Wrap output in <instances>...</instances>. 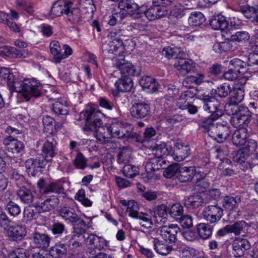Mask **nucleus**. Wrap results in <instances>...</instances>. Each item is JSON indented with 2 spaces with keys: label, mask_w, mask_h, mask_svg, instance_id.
Segmentation results:
<instances>
[{
  "label": "nucleus",
  "mask_w": 258,
  "mask_h": 258,
  "mask_svg": "<svg viewBox=\"0 0 258 258\" xmlns=\"http://www.w3.org/2000/svg\"><path fill=\"white\" fill-rule=\"evenodd\" d=\"M57 142L55 140L52 139L47 140L43 145L42 151L43 157L46 161H50L54 156L57 153V149L56 147Z\"/></svg>",
  "instance_id": "25"
},
{
  "label": "nucleus",
  "mask_w": 258,
  "mask_h": 258,
  "mask_svg": "<svg viewBox=\"0 0 258 258\" xmlns=\"http://www.w3.org/2000/svg\"><path fill=\"white\" fill-rule=\"evenodd\" d=\"M29 251L23 248H18L12 251L8 255V258H29Z\"/></svg>",
  "instance_id": "63"
},
{
  "label": "nucleus",
  "mask_w": 258,
  "mask_h": 258,
  "mask_svg": "<svg viewBox=\"0 0 258 258\" xmlns=\"http://www.w3.org/2000/svg\"><path fill=\"white\" fill-rule=\"evenodd\" d=\"M201 102V107L205 111L211 113L212 116L214 118L221 117L223 114L222 105L220 102L215 95L204 93L198 95Z\"/></svg>",
  "instance_id": "4"
},
{
  "label": "nucleus",
  "mask_w": 258,
  "mask_h": 258,
  "mask_svg": "<svg viewBox=\"0 0 258 258\" xmlns=\"http://www.w3.org/2000/svg\"><path fill=\"white\" fill-rule=\"evenodd\" d=\"M233 253L236 257L242 256L244 252L249 249L250 244L246 239L235 238L232 242Z\"/></svg>",
  "instance_id": "22"
},
{
  "label": "nucleus",
  "mask_w": 258,
  "mask_h": 258,
  "mask_svg": "<svg viewBox=\"0 0 258 258\" xmlns=\"http://www.w3.org/2000/svg\"><path fill=\"white\" fill-rule=\"evenodd\" d=\"M190 152V150L188 146L177 143L175 145L173 152L171 154V158L177 162H181L189 156Z\"/></svg>",
  "instance_id": "23"
},
{
  "label": "nucleus",
  "mask_w": 258,
  "mask_h": 258,
  "mask_svg": "<svg viewBox=\"0 0 258 258\" xmlns=\"http://www.w3.org/2000/svg\"><path fill=\"white\" fill-rule=\"evenodd\" d=\"M115 86L118 91L122 92H127L131 90L133 87V81L131 77L122 76L115 83Z\"/></svg>",
  "instance_id": "33"
},
{
  "label": "nucleus",
  "mask_w": 258,
  "mask_h": 258,
  "mask_svg": "<svg viewBox=\"0 0 258 258\" xmlns=\"http://www.w3.org/2000/svg\"><path fill=\"white\" fill-rule=\"evenodd\" d=\"M33 243L36 247L45 250L49 246L50 238L45 233L35 231L32 234Z\"/></svg>",
  "instance_id": "24"
},
{
  "label": "nucleus",
  "mask_w": 258,
  "mask_h": 258,
  "mask_svg": "<svg viewBox=\"0 0 258 258\" xmlns=\"http://www.w3.org/2000/svg\"><path fill=\"white\" fill-rule=\"evenodd\" d=\"M201 176L200 173L196 172L194 167H183L179 168L176 175L177 179L181 182L191 181L194 178Z\"/></svg>",
  "instance_id": "20"
},
{
  "label": "nucleus",
  "mask_w": 258,
  "mask_h": 258,
  "mask_svg": "<svg viewBox=\"0 0 258 258\" xmlns=\"http://www.w3.org/2000/svg\"><path fill=\"white\" fill-rule=\"evenodd\" d=\"M202 214L208 222L214 223L221 219L223 215V210L217 204L209 205L205 208Z\"/></svg>",
  "instance_id": "11"
},
{
  "label": "nucleus",
  "mask_w": 258,
  "mask_h": 258,
  "mask_svg": "<svg viewBox=\"0 0 258 258\" xmlns=\"http://www.w3.org/2000/svg\"><path fill=\"white\" fill-rule=\"evenodd\" d=\"M160 234L165 241L169 243H175L177 241V234L180 232V228L175 224L161 226Z\"/></svg>",
  "instance_id": "13"
},
{
  "label": "nucleus",
  "mask_w": 258,
  "mask_h": 258,
  "mask_svg": "<svg viewBox=\"0 0 258 258\" xmlns=\"http://www.w3.org/2000/svg\"><path fill=\"white\" fill-rule=\"evenodd\" d=\"M3 143L7 147V150L14 156L22 154L24 152L25 146L23 143L12 136L6 137Z\"/></svg>",
  "instance_id": "16"
},
{
  "label": "nucleus",
  "mask_w": 258,
  "mask_h": 258,
  "mask_svg": "<svg viewBox=\"0 0 258 258\" xmlns=\"http://www.w3.org/2000/svg\"><path fill=\"white\" fill-rule=\"evenodd\" d=\"M210 24L213 29L221 31L225 30L228 26L226 18L222 15H218L213 18Z\"/></svg>",
  "instance_id": "36"
},
{
  "label": "nucleus",
  "mask_w": 258,
  "mask_h": 258,
  "mask_svg": "<svg viewBox=\"0 0 258 258\" xmlns=\"http://www.w3.org/2000/svg\"><path fill=\"white\" fill-rule=\"evenodd\" d=\"M218 169L221 171V174L225 176H233L237 173L236 166L228 159L222 160L219 164Z\"/></svg>",
  "instance_id": "27"
},
{
  "label": "nucleus",
  "mask_w": 258,
  "mask_h": 258,
  "mask_svg": "<svg viewBox=\"0 0 258 258\" xmlns=\"http://www.w3.org/2000/svg\"><path fill=\"white\" fill-rule=\"evenodd\" d=\"M75 223H76V224L74 225V229L76 231H78L80 233L74 231V234H80L83 235V233H85L88 229V225L80 216Z\"/></svg>",
  "instance_id": "60"
},
{
  "label": "nucleus",
  "mask_w": 258,
  "mask_h": 258,
  "mask_svg": "<svg viewBox=\"0 0 258 258\" xmlns=\"http://www.w3.org/2000/svg\"><path fill=\"white\" fill-rule=\"evenodd\" d=\"M153 232H154V231H152L151 232H149L148 234V236L154 239V249L159 254L162 255L168 254L172 250V247L170 245L165 244L158 238H153V236H151L152 233Z\"/></svg>",
  "instance_id": "30"
},
{
  "label": "nucleus",
  "mask_w": 258,
  "mask_h": 258,
  "mask_svg": "<svg viewBox=\"0 0 258 258\" xmlns=\"http://www.w3.org/2000/svg\"><path fill=\"white\" fill-rule=\"evenodd\" d=\"M229 67L233 68L239 74L243 75L247 71V63L238 58H233L230 61Z\"/></svg>",
  "instance_id": "42"
},
{
  "label": "nucleus",
  "mask_w": 258,
  "mask_h": 258,
  "mask_svg": "<svg viewBox=\"0 0 258 258\" xmlns=\"http://www.w3.org/2000/svg\"><path fill=\"white\" fill-rule=\"evenodd\" d=\"M232 91V87L228 83H223L217 87L216 89L211 90V95H217L220 98L227 97Z\"/></svg>",
  "instance_id": "39"
},
{
  "label": "nucleus",
  "mask_w": 258,
  "mask_h": 258,
  "mask_svg": "<svg viewBox=\"0 0 258 258\" xmlns=\"http://www.w3.org/2000/svg\"><path fill=\"white\" fill-rule=\"evenodd\" d=\"M9 175L10 179L14 181L18 187L24 185L25 183H28L25 181L24 176L16 169H11L9 171Z\"/></svg>",
  "instance_id": "44"
},
{
  "label": "nucleus",
  "mask_w": 258,
  "mask_h": 258,
  "mask_svg": "<svg viewBox=\"0 0 258 258\" xmlns=\"http://www.w3.org/2000/svg\"><path fill=\"white\" fill-rule=\"evenodd\" d=\"M49 229L55 238H58L64 242H68V247L71 249H76L85 243L84 235L69 232L62 222H53Z\"/></svg>",
  "instance_id": "2"
},
{
  "label": "nucleus",
  "mask_w": 258,
  "mask_h": 258,
  "mask_svg": "<svg viewBox=\"0 0 258 258\" xmlns=\"http://www.w3.org/2000/svg\"><path fill=\"white\" fill-rule=\"evenodd\" d=\"M132 155L131 149L127 147H123L117 155V162L120 164L128 163Z\"/></svg>",
  "instance_id": "48"
},
{
  "label": "nucleus",
  "mask_w": 258,
  "mask_h": 258,
  "mask_svg": "<svg viewBox=\"0 0 258 258\" xmlns=\"http://www.w3.org/2000/svg\"><path fill=\"white\" fill-rule=\"evenodd\" d=\"M59 215L68 223H75L79 216L76 213L75 210L70 207H63L59 210Z\"/></svg>",
  "instance_id": "31"
},
{
  "label": "nucleus",
  "mask_w": 258,
  "mask_h": 258,
  "mask_svg": "<svg viewBox=\"0 0 258 258\" xmlns=\"http://www.w3.org/2000/svg\"><path fill=\"white\" fill-rule=\"evenodd\" d=\"M73 3L69 1L58 0L53 4L51 9L50 14L53 17L65 15L69 9L73 7Z\"/></svg>",
  "instance_id": "17"
},
{
  "label": "nucleus",
  "mask_w": 258,
  "mask_h": 258,
  "mask_svg": "<svg viewBox=\"0 0 258 258\" xmlns=\"http://www.w3.org/2000/svg\"><path fill=\"white\" fill-rule=\"evenodd\" d=\"M68 20L73 24H78L82 22L81 11L79 9H69L66 15Z\"/></svg>",
  "instance_id": "43"
},
{
  "label": "nucleus",
  "mask_w": 258,
  "mask_h": 258,
  "mask_svg": "<svg viewBox=\"0 0 258 258\" xmlns=\"http://www.w3.org/2000/svg\"><path fill=\"white\" fill-rule=\"evenodd\" d=\"M220 117L217 118H213L212 116V114L210 115L208 117L206 118L202 122V127L204 128L207 130L209 135L211 136V134H212L214 131V128L216 126V124L215 125L214 123V121L218 119Z\"/></svg>",
  "instance_id": "56"
},
{
  "label": "nucleus",
  "mask_w": 258,
  "mask_h": 258,
  "mask_svg": "<svg viewBox=\"0 0 258 258\" xmlns=\"http://www.w3.org/2000/svg\"><path fill=\"white\" fill-rule=\"evenodd\" d=\"M63 241H60L55 244L54 246L51 248L50 252L52 255L55 252L58 257H64L67 253L68 242L67 243H62Z\"/></svg>",
  "instance_id": "41"
},
{
  "label": "nucleus",
  "mask_w": 258,
  "mask_h": 258,
  "mask_svg": "<svg viewBox=\"0 0 258 258\" xmlns=\"http://www.w3.org/2000/svg\"><path fill=\"white\" fill-rule=\"evenodd\" d=\"M232 44L229 41H224L220 43H216L213 46V50L216 53L229 51L232 48Z\"/></svg>",
  "instance_id": "62"
},
{
  "label": "nucleus",
  "mask_w": 258,
  "mask_h": 258,
  "mask_svg": "<svg viewBox=\"0 0 258 258\" xmlns=\"http://www.w3.org/2000/svg\"><path fill=\"white\" fill-rule=\"evenodd\" d=\"M52 110L58 115H66L69 112V107L65 101H57L52 104Z\"/></svg>",
  "instance_id": "51"
},
{
  "label": "nucleus",
  "mask_w": 258,
  "mask_h": 258,
  "mask_svg": "<svg viewBox=\"0 0 258 258\" xmlns=\"http://www.w3.org/2000/svg\"><path fill=\"white\" fill-rule=\"evenodd\" d=\"M205 20V17L202 13L196 12L190 14L188 19V22L191 26H196L202 24Z\"/></svg>",
  "instance_id": "49"
},
{
  "label": "nucleus",
  "mask_w": 258,
  "mask_h": 258,
  "mask_svg": "<svg viewBox=\"0 0 258 258\" xmlns=\"http://www.w3.org/2000/svg\"><path fill=\"white\" fill-rule=\"evenodd\" d=\"M7 232L9 237L13 241L21 240L27 234L25 227L19 225L9 227Z\"/></svg>",
  "instance_id": "28"
},
{
  "label": "nucleus",
  "mask_w": 258,
  "mask_h": 258,
  "mask_svg": "<svg viewBox=\"0 0 258 258\" xmlns=\"http://www.w3.org/2000/svg\"><path fill=\"white\" fill-rule=\"evenodd\" d=\"M42 121L45 132L50 134H53L55 133V121L53 118L47 115L43 117Z\"/></svg>",
  "instance_id": "47"
},
{
  "label": "nucleus",
  "mask_w": 258,
  "mask_h": 258,
  "mask_svg": "<svg viewBox=\"0 0 258 258\" xmlns=\"http://www.w3.org/2000/svg\"><path fill=\"white\" fill-rule=\"evenodd\" d=\"M150 149L155 157L164 159L167 157L171 158L170 155L173 151L171 146L165 142L156 144L151 146Z\"/></svg>",
  "instance_id": "19"
},
{
  "label": "nucleus",
  "mask_w": 258,
  "mask_h": 258,
  "mask_svg": "<svg viewBox=\"0 0 258 258\" xmlns=\"http://www.w3.org/2000/svg\"><path fill=\"white\" fill-rule=\"evenodd\" d=\"M0 77L2 79L6 80L7 82L8 86L10 88L13 90V86L16 82H18L14 79V76L10 73V71L7 68H1L0 70Z\"/></svg>",
  "instance_id": "45"
},
{
  "label": "nucleus",
  "mask_w": 258,
  "mask_h": 258,
  "mask_svg": "<svg viewBox=\"0 0 258 258\" xmlns=\"http://www.w3.org/2000/svg\"><path fill=\"white\" fill-rule=\"evenodd\" d=\"M137 219L139 220V224L144 228H150L153 225L151 216L146 213L140 212Z\"/></svg>",
  "instance_id": "53"
},
{
  "label": "nucleus",
  "mask_w": 258,
  "mask_h": 258,
  "mask_svg": "<svg viewBox=\"0 0 258 258\" xmlns=\"http://www.w3.org/2000/svg\"><path fill=\"white\" fill-rule=\"evenodd\" d=\"M197 230L200 236L203 239L209 238L212 234V228L207 224L200 223L198 224Z\"/></svg>",
  "instance_id": "50"
},
{
  "label": "nucleus",
  "mask_w": 258,
  "mask_h": 258,
  "mask_svg": "<svg viewBox=\"0 0 258 258\" xmlns=\"http://www.w3.org/2000/svg\"><path fill=\"white\" fill-rule=\"evenodd\" d=\"M118 139H124L129 142L143 143L142 137L134 131L133 125L124 122L117 137Z\"/></svg>",
  "instance_id": "10"
},
{
  "label": "nucleus",
  "mask_w": 258,
  "mask_h": 258,
  "mask_svg": "<svg viewBox=\"0 0 258 258\" xmlns=\"http://www.w3.org/2000/svg\"><path fill=\"white\" fill-rule=\"evenodd\" d=\"M167 160L164 159L154 157L149 159L145 165V170L148 173H151L155 170L161 168H165L167 164Z\"/></svg>",
  "instance_id": "26"
},
{
  "label": "nucleus",
  "mask_w": 258,
  "mask_h": 258,
  "mask_svg": "<svg viewBox=\"0 0 258 258\" xmlns=\"http://www.w3.org/2000/svg\"><path fill=\"white\" fill-rule=\"evenodd\" d=\"M124 122L120 120H114L108 125L112 137L117 138Z\"/></svg>",
  "instance_id": "58"
},
{
  "label": "nucleus",
  "mask_w": 258,
  "mask_h": 258,
  "mask_svg": "<svg viewBox=\"0 0 258 258\" xmlns=\"http://www.w3.org/2000/svg\"><path fill=\"white\" fill-rule=\"evenodd\" d=\"M140 13L141 17L144 15L150 21L160 18L167 14L164 8L160 7L154 0L153 1V6L149 9H147L146 6H142Z\"/></svg>",
  "instance_id": "8"
},
{
  "label": "nucleus",
  "mask_w": 258,
  "mask_h": 258,
  "mask_svg": "<svg viewBox=\"0 0 258 258\" xmlns=\"http://www.w3.org/2000/svg\"><path fill=\"white\" fill-rule=\"evenodd\" d=\"M59 201L56 196H52L47 198L41 204V209L42 212H48L57 207Z\"/></svg>",
  "instance_id": "40"
},
{
  "label": "nucleus",
  "mask_w": 258,
  "mask_h": 258,
  "mask_svg": "<svg viewBox=\"0 0 258 258\" xmlns=\"http://www.w3.org/2000/svg\"><path fill=\"white\" fill-rule=\"evenodd\" d=\"M47 162L46 159H44L43 155H39L27 159L25 164L28 173L33 176H35L41 169L44 168Z\"/></svg>",
  "instance_id": "7"
},
{
  "label": "nucleus",
  "mask_w": 258,
  "mask_h": 258,
  "mask_svg": "<svg viewBox=\"0 0 258 258\" xmlns=\"http://www.w3.org/2000/svg\"><path fill=\"white\" fill-rule=\"evenodd\" d=\"M241 196L237 195L235 197L232 196H225L223 197L221 201L222 207L229 211V215H232L235 218L238 214V205L241 202Z\"/></svg>",
  "instance_id": "9"
},
{
  "label": "nucleus",
  "mask_w": 258,
  "mask_h": 258,
  "mask_svg": "<svg viewBox=\"0 0 258 258\" xmlns=\"http://www.w3.org/2000/svg\"><path fill=\"white\" fill-rule=\"evenodd\" d=\"M87 241L92 248L98 250H101L106 246V241L103 237L97 236L94 234H91L88 236Z\"/></svg>",
  "instance_id": "35"
},
{
  "label": "nucleus",
  "mask_w": 258,
  "mask_h": 258,
  "mask_svg": "<svg viewBox=\"0 0 258 258\" xmlns=\"http://www.w3.org/2000/svg\"><path fill=\"white\" fill-rule=\"evenodd\" d=\"M185 57H180L175 60L174 67L183 75L191 73L196 70V64L191 59H185Z\"/></svg>",
  "instance_id": "18"
},
{
  "label": "nucleus",
  "mask_w": 258,
  "mask_h": 258,
  "mask_svg": "<svg viewBox=\"0 0 258 258\" xmlns=\"http://www.w3.org/2000/svg\"><path fill=\"white\" fill-rule=\"evenodd\" d=\"M205 203L203 197L200 194H195L184 201V206L187 208H198Z\"/></svg>",
  "instance_id": "34"
},
{
  "label": "nucleus",
  "mask_w": 258,
  "mask_h": 258,
  "mask_svg": "<svg viewBox=\"0 0 258 258\" xmlns=\"http://www.w3.org/2000/svg\"><path fill=\"white\" fill-rule=\"evenodd\" d=\"M17 198L25 205L33 203L36 198V191L34 186L30 183H25L19 187L16 192Z\"/></svg>",
  "instance_id": "6"
},
{
  "label": "nucleus",
  "mask_w": 258,
  "mask_h": 258,
  "mask_svg": "<svg viewBox=\"0 0 258 258\" xmlns=\"http://www.w3.org/2000/svg\"><path fill=\"white\" fill-rule=\"evenodd\" d=\"M139 210V206L136 202L134 200L128 202L126 212L128 213L130 217L137 218L140 214Z\"/></svg>",
  "instance_id": "57"
},
{
  "label": "nucleus",
  "mask_w": 258,
  "mask_h": 258,
  "mask_svg": "<svg viewBox=\"0 0 258 258\" xmlns=\"http://www.w3.org/2000/svg\"><path fill=\"white\" fill-rule=\"evenodd\" d=\"M234 109L235 111L232 112L233 116L230 120L231 124L236 128L246 127L251 119V112L248 108L242 106H235Z\"/></svg>",
  "instance_id": "5"
},
{
  "label": "nucleus",
  "mask_w": 258,
  "mask_h": 258,
  "mask_svg": "<svg viewBox=\"0 0 258 258\" xmlns=\"http://www.w3.org/2000/svg\"><path fill=\"white\" fill-rule=\"evenodd\" d=\"M162 54L168 59L174 58L178 59L180 57H185L186 54L180 48L171 47L170 46L164 47L162 50Z\"/></svg>",
  "instance_id": "32"
},
{
  "label": "nucleus",
  "mask_w": 258,
  "mask_h": 258,
  "mask_svg": "<svg viewBox=\"0 0 258 258\" xmlns=\"http://www.w3.org/2000/svg\"><path fill=\"white\" fill-rule=\"evenodd\" d=\"M247 226V223L244 221L236 222L231 225H228L230 233H234L235 235L238 236L244 232V229Z\"/></svg>",
  "instance_id": "52"
},
{
  "label": "nucleus",
  "mask_w": 258,
  "mask_h": 258,
  "mask_svg": "<svg viewBox=\"0 0 258 258\" xmlns=\"http://www.w3.org/2000/svg\"><path fill=\"white\" fill-rule=\"evenodd\" d=\"M42 89V86L40 82L34 78L16 82L13 86V90L21 92L27 101H29L33 97H40L41 95Z\"/></svg>",
  "instance_id": "3"
},
{
  "label": "nucleus",
  "mask_w": 258,
  "mask_h": 258,
  "mask_svg": "<svg viewBox=\"0 0 258 258\" xmlns=\"http://www.w3.org/2000/svg\"><path fill=\"white\" fill-rule=\"evenodd\" d=\"M213 129L211 137L219 143H222L227 139L231 133L229 125L225 121L217 122Z\"/></svg>",
  "instance_id": "12"
},
{
  "label": "nucleus",
  "mask_w": 258,
  "mask_h": 258,
  "mask_svg": "<svg viewBox=\"0 0 258 258\" xmlns=\"http://www.w3.org/2000/svg\"><path fill=\"white\" fill-rule=\"evenodd\" d=\"M122 172L126 177L133 178L139 173V171L136 166L126 164L122 169Z\"/></svg>",
  "instance_id": "64"
},
{
  "label": "nucleus",
  "mask_w": 258,
  "mask_h": 258,
  "mask_svg": "<svg viewBox=\"0 0 258 258\" xmlns=\"http://www.w3.org/2000/svg\"><path fill=\"white\" fill-rule=\"evenodd\" d=\"M183 213V207L179 203L172 205L170 208V215L176 220L180 219Z\"/></svg>",
  "instance_id": "59"
},
{
  "label": "nucleus",
  "mask_w": 258,
  "mask_h": 258,
  "mask_svg": "<svg viewBox=\"0 0 258 258\" xmlns=\"http://www.w3.org/2000/svg\"><path fill=\"white\" fill-rule=\"evenodd\" d=\"M248 135L247 129L241 127L236 130L232 135V142L236 147L243 146Z\"/></svg>",
  "instance_id": "29"
},
{
  "label": "nucleus",
  "mask_w": 258,
  "mask_h": 258,
  "mask_svg": "<svg viewBox=\"0 0 258 258\" xmlns=\"http://www.w3.org/2000/svg\"><path fill=\"white\" fill-rule=\"evenodd\" d=\"M244 96V91L240 88H232V94L230 97L229 106H237L238 104L240 103L243 99Z\"/></svg>",
  "instance_id": "38"
},
{
  "label": "nucleus",
  "mask_w": 258,
  "mask_h": 258,
  "mask_svg": "<svg viewBox=\"0 0 258 258\" xmlns=\"http://www.w3.org/2000/svg\"><path fill=\"white\" fill-rule=\"evenodd\" d=\"M5 209L9 214L13 217H16L21 213L20 206L12 200H10L5 206Z\"/></svg>",
  "instance_id": "55"
},
{
  "label": "nucleus",
  "mask_w": 258,
  "mask_h": 258,
  "mask_svg": "<svg viewBox=\"0 0 258 258\" xmlns=\"http://www.w3.org/2000/svg\"><path fill=\"white\" fill-rule=\"evenodd\" d=\"M140 84L144 89H147L149 92H154L157 90V83L156 80L150 76L143 77Z\"/></svg>",
  "instance_id": "37"
},
{
  "label": "nucleus",
  "mask_w": 258,
  "mask_h": 258,
  "mask_svg": "<svg viewBox=\"0 0 258 258\" xmlns=\"http://www.w3.org/2000/svg\"><path fill=\"white\" fill-rule=\"evenodd\" d=\"M242 149L245 150V155H250L253 152H255L257 149V143L255 141L252 139H246L245 143L243 145Z\"/></svg>",
  "instance_id": "61"
},
{
  "label": "nucleus",
  "mask_w": 258,
  "mask_h": 258,
  "mask_svg": "<svg viewBox=\"0 0 258 258\" xmlns=\"http://www.w3.org/2000/svg\"><path fill=\"white\" fill-rule=\"evenodd\" d=\"M45 189L44 194L50 192H55L58 194H64V189L62 184L58 182H51L49 184L46 185Z\"/></svg>",
  "instance_id": "54"
},
{
  "label": "nucleus",
  "mask_w": 258,
  "mask_h": 258,
  "mask_svg": "<svg viewBox=\"0 0 258 258\" xmlns=\"http://www.w3.org/2000/svg\"><path fill=\"white\" fill-rule=\"evenodd\" d=\"M131 115L136 118L141 119L150 114V106L145 103H137L134 104L131 108Z\"/></svg>",
  "instance_id": "21"
},
{
  "label": "nucleus",
  "mask_w": 258,
  "mask_h": 258,
  "mask_svg": "<svg viewBox=\"0 0 258 258\" xmlns=\"http://www.w3.org/2000/svg\"><path fill=\"white\" fill-rule=\"evenodd\" d=\"M167 209L165 205L158 206L154 212V217L158 223H164L166 220Z\"/></svg>",
  "instance_id": "46"
},
{
  "label": "nucleus",
  "mask_w": 258,
  "mask_h": 258,
  "mask_svg": "<svg viewBox=\"0 0 258 258\" xmlns=\"http://www.w3.org/2000/svg\"><path fill=\"white\" fill-rule=\"evenodd\" d=\"M116 67L123 77H131L138 76L140 74L141 70L139 68L124 59H119L116 63Z\"/></svg>",
  "instance_id": "14"
},
{
  "label": "nucleus",
  "mask_w": 258,
  "mask_h": 258,
  "mask_svg": "<svg viewBox=\"0 0 258 258\" xmlns=\"http://www.w3.org/2000/svg\"><path fill=\"white\" fill-rule=\"evenodd\" d=\"M118 7L123 13L128 14L131 16L135 15L137 18L141 17V6L140 7L134 0H121L118 3Z\"/></svg>",
  "instance_id": "15"
},
{
  "label": "nucleus",
  "mask_w": 258,
  "mask_h": 258,
  "mask_svg": "<svg viewBox=\"0 0 258 258\" xmlns=\"http://www.w3.org/2000/svg\"><path fill=\"white\" fill-rule=\"evenodd\" d=\"M100 113L93 108H86L80 113L78 120L85 119V124L83 130L87 132L95 130L97 140L101 144H105L112 136L108 126L102 125V120L98 117V114Z\"/></svg>",
  "instance_id": "1"
}]
</instances>
